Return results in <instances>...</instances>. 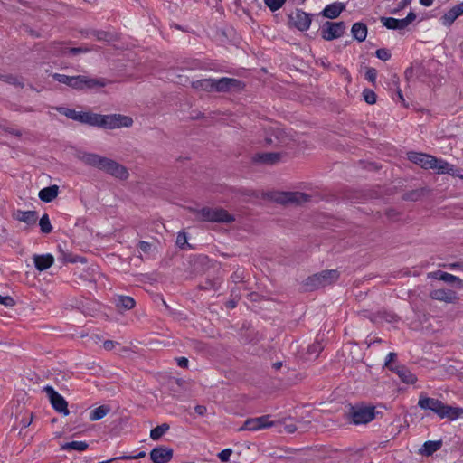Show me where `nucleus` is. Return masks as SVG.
<instances>
[{"instance_id": "nucleus-1", "label": "nucleus", "mask_w": 463, "mask_h": 463, "mask_svg": "<svg viewBox=\"0 0 463 463\" xmlns=\"http://www.w3.org/2000/svg\"><path fill=\"white\" fill-rule=\"evenodd\" d=\"M56 110L70 119L104 129L129 128L133 125L131 117L121 114L101 115L90 111H76L75 109L64 107H58Z\"/></svg>"}, {"instance_id": "nucleus-2", "label": "nucleus", "mask_w": 463, "mask_h": 463, "mask_svg": "<svg viewBox=\"0 0 463 463\" xmlns=\"http://www.w3.org/2000/svg\"><path fill=\"white\" fill-rule=\"evenodd\" d=\"M77 157L85 165L102 170L115 178L127 180L129 176L127 167L113 159L88 152H80Z\"/></svg>"}, {"instance_id": "nucleus-3", "label": "nucleus", "mask_w": 463, "mask_h": 463, "mask_svg": "<svg viewBox=\"0 0 463 463\" xmlns=\"http://www.w3.org/2000/svg\"><path fill=\"white\" fill-rule=\"evenodd\" d=\"M418 406L422 410H430L439 418L454 420L463 416V409L444 404L440 400L420 395Z\"/></svg>"}, {"instance_id": "nucleus-4", "label": "nucleus", "mask_w": 463, "mask_h": 463, "mask_svg": "<svg viewBox=\"0 0 463 463\" xmlns=\"http://www.w3.org/2000/svg\"><path fill=\"white\" fill-rule=\"evenodd\" d=\"M408 159L423 169L426 170H436L438 174H444L451 170V164L446 160L439 159L431 155L411 151L407 154Z\"/></svg>"}, {"instance_id": "nucleus-5", "label": "nucleus", "mask_w": 463, "mask_h": 463, "mask_svg": "<svg viewBox=\"0 0 463 463\" xmlns=\"http://www.w3.org/2000/svg\"><path fill=\"white\" fill-rule=\"evenodd\" d=\"M339 279L336 269H326L307 278L305 286L309 290L318 289L335 283Z\"/></svg>"}, {"instance_id": "nucleus-6", "label": "nucleus", "mask_w": 463, "mask_h": 463, "mask_svg": "<svg viewBox=\"0 0 463 463\" xmlns=\"http://www.w3.org/2000/svg\"><path fill=\"white\" fill-rule=\"evenodd\" d=\"M198 217L204 222L231 223L235 218L222 208L203 207L197 211Z\"/></svg>"}, {"instance_id": "nucleus-7", "label": "nucleus", "mask_w": 463, "mask_h": 463, "mask_svg": "<svg viewBox=\"0 0 463 463\" xmlns=\"http://www.w3.org/2000/svg\"><path fill=\"white\" fill-rule=\"evenodd\" d=\"M348 418L355 425L366 424L375 418L373 406L355 405L350 408Z\"/></svg>"}, {"instance_id": "nucleus-8", "label": "nucleus", "mask_w": 463, "mask_h": 463, "mask_svg": "<svg viewBox=\"0 0 463 463\" xmlns=\"http://www.w3.org/2000/svg\"><path fill=\"white\" fill-rule=\"evenodd\" d=\"M109 80L105 78H93L88 75H76L73 90H97L108 85Z\"/></svg>"}, {"instance_id": "nucleus-9", "label": "nucleus", "mask_w": 463, "mask_h": 463, "mask_svg": "<svg viewBox=\"0 0 463 463\" xmlns=\"http://www.w3.org/2000/svg\"><path fill=\"white\" fill-rule=\"evenodd\" d=\"M43 392L48 396L52 408L56 411L62 413L65 416L69 415L70 411L68 410V402L53 389V387L47 385L43 387Z\"/></svg>"}, {"instance_id": "nucleus-10", "label": "nucleus", "mask_w": 463, "mask_h": 463, "mask_svg": "<svg viewBox=\"0 0 463 463\" xmlns=\"http://www.w3.org/2000/svg\"><path fill=\"white\" fill-rule=\"evenodd\" d=\"M345 28L344 22H326L321 27L322 38L326 41L340 38L345 33Z\"/></svg>"}, {"instance_id": "nucleus-11", "label": "nucleus", "mask_w": 463, "mask_h": 463, "mask_svg": "<svg viewBox=\"0 0 463 463\" xmlns=\"http://www.w3.org/2000/svg\"><path fill=\"white\" fill-rule=\"evenodd\" d=\"M245 83L234 78L222 77L214 79V91L229 92L231 90H242Z\"/></svg>"}, {"instance_id": "nucleus-12", "label": "nucleus", "mask_w": 463, "mask_h": 463, "mask_svg": "<svg viewBox=\"0 0 463 463\" xmlns=\"http://www.w3.org/2000/svg\"><path fill=\"white\" fill-rule=\"evenodd\" d=\"M275 427L278 428V431L282 433L286 432L288 434H292L296 431L304 432L307 430V425L310 423L309 421H298L297 422L292 418H285L281 420L275 421Z\"/></svg>"}, {"instance_id": "nucleus-13", "label": "nucleus", "mask_w": 463, "mask_h": 463, "mask_svg": "<svg viewBox=\"0 0 463 463\" xmlns=\"http://www.w3.org/2000/svg\"><path fill=\"white\" fill-rule=\"evenodd\" d=\"M310 198L309 194L302 192H283L275 197V201L281 204H302L308 202Z\"/></svg>"}, {"instance_id": "nucleus-14", "label": "nucleus", "mask_w": 463, "mask_h": 463, "mask_svg": "<svg viewBox=\"0 0 463 463\" xmlns=\"http://www.w3.org/2000/svg\"><path fill=\"white\" fill-rule=\"evenodd\" d=\"M275 421L270 420V415H263L260 417L250 418L244 421L243 425L239 429L241 430H258L265 428L273 427Z\"/></svg>"}, {"instance_id": "nucleus-15", "label": "nucleus", "mask_w": 463, "mask_h": 463, "mask_svg": "<svg viewBox=\"0 0 463 463\" xmlns=\"http://www.w3.org/2000/svg\"><path fill=\"white\" fill-rule=\"evenodd\" d=\"M415 19V13L411 11L403 19H397L393 17H381V22L387 29L402 30L405 29Z\"/></svg>"}, {"instance_id": "nucleus-16", "label": "nucleus", "mask_w": 463, "mask_h": 463, "mask_svg": "<svg viewBox=\"0 0 463 463\" xmlns=\"http://www.w3.org/2000/svg\"><path fill=\"white\" fill-rule=\"evenodd\" d=\"M289 19L294 26L302 32L307 31L312 22L311 15L300 9H297L295 14H290Z\"/></svg>"}, {"instance_id": "nucleus-17", "label": "nucleus", "mask_w": 463, "mask_h": 463, "mask_svg": "<svg viewBox=\"0 0 463 463\" xmlns=\"http://www.w3.org/2000/svg\"><path fill=\"white\" fill-rule=\"evenodd\" d=\"M173 449L159 446L150 451V458L154 463H168L173 458Z\"/></svg>"}, {"instance_id": "nucleus-18", "label": "nucleus", "mask_w": 463, "mask_h": 463, "mask_svg": "<svg viewBox=\"0 0 463 463\" xmlns=\"http://www.w3.org/2000/svg\"><path fill=\"white\" fill-rule=\"evenodd\" d=\"M164 386L168 389L172 395H176L190 389V383L184 378H168Z\"/></svg>"}, {"instance_id": "nucleus-19", "label": "nucleus", "mask_w": 463, "mask_h": 463, "mask_svg": "<svg viewBox=\"0 0 463 463\" xmlns=\"http://www.w3.org/2000/svg\"><path fill=\"white\" fill-rule=\"evenodd\" d=\"M463 15V2L452 6L441 17L440 22L446 27H450L458 17Z\"/></svg>"}, {"instance_id": "nucleus-20", "label": "nucleus", "mask_w": 463, "mask_h": 463, "mask_svg": "<svg viewBox=\"0 0 463 463\" xmlns=\"http://www.w3.org/2000/svg\"><path fill=\"white\" fill-rule=\"evenodd\" d=\"M396 353H389L384 361V367H387L391 372L397 374L398 376H406V367L396 363Z\"/></svg>"}, {"instance_id": "nucleus-21", "label": "nucleus", "mask_w": 463, "mask_h": 463, "mask_svg": "<svg viewBox=\"0 0 463 463\" xmlns=\"http://www.w3.org/2000/svg\"><path fill=\"white\" fill-rule=\"evenodd\" d=\"M429 277L449 284H454L458 288H463V280L460 278L442 270L431 272L429 274Z\"/></svg>"}, {"instance_id": "nucleus-22", "label": "nucleus", "mask_w": 463, "mask_h": 463, "mask_svg": "<svg viewBox=\"0 0 463 463\" xmlns=\"http://www.w3.org/2000/svg\"><path fill=\"white\" fill-rule=\"evenodd\" d=\"M430 297L434 300L444 301L446 303H454L458 298L455 291L444 288L431 290Z\"/></svg>"}, {"instance_id": "nucleus-23", "label": "nucleus", "mask_w": 463, "mask_h": 463, "mask_svg": "<svg viewBox=\"0 0 463 463\" xmlns=\"http://www.w3.org/2000/svg\"><path fill=\"white\" fill-rule=\"evenodd\" d=\"M114 304L118 311L131 310L136 306L135 299L130 296L117 295L114 298Z\"/></svg>"}, {"instance_id": "nucleus-24", "label": "nucleus", "mask_w": 463, "mask_h": 463, "mask_svg": "<svg viewBox=\"0 0 463 463\" xmlns=\"http://www.w3.org/2000/svg\"><path fill=\"white\" fill-rule=\"evenodd\" d=\"M54 262V258L52 254L34 255L33 263L39 271L48 269Z\"/></svg>"}, {"instance_id": "nucleus-25", "label": "nucleus", "mask_w": 463, "mask_h": 463, "mask_svg": "<svg viewBox=\"0 0 463 463\" xmlns=\"http://www.w3.org/2000/svg\"><path fill=\"white\" fill-rule=\"evenodd\" d=\"M345 4L340 2H335L333 4L327 5L322 11V14L326 18L335 19L340 15V14L345 10Z\"/></svg>"}, {"instance_id": "nucleus-26", "label": "nucleus", "mask_w": 463, "mask_h": 463, "mask_svg": "<svg viewBox=\"0 0 463 463\" xmlns=\"http://www.w3.org/2000/svg\"><path fill=\"white\" fill-rule=\"evenodd\" d=\"M59 194V186L56 184L40 190L38 196L44 203L52 202Z\"/></svg>"}, {"instance_id": "nucleus-27", "label": "nucleus", "mask_w": 463, "mask_h": 463, "mask_svg": "<svg viewBox=\"0 0 463 463\" xmlns=\"http://www.w3.org/2000/svg\"><path fill=\"white\" fill-rule=\"evenodd\" d=\"M14 218L26 223L27 225H34L37 222L38 215L36 211H22L18 210L15 213Z\"/></svg>"}, {"instance_id": "nucleus-28", "label": "nucleus", "mask_w": 463, "mask_h": 463, "mask_svg": "<svg viewBox=\"0 0 463 463\" xmlns=\"http://www.w3.org/2000/svg\"><path fill=\"white\" fill-rule=\"evenodd\" d=\"M351 33L358 42H364L367 36L366 24L361 22L354 23L352 26Z\"/></svg>"}, {"instance_id": "nucleus-29", "label": "nucleus", "mask_w": 463, "mask_h": 463, "mask_svg": "<svg viewBox=\"0 0 463 463\" xmlns=\"http://www.w3.org/2000/svg\"><path fill=\"white\" fill-rule=\"evenodd\" d=\"M190 70H210L214 71H222V70L214 63L205 62L200 60H192L191 63L187 65Z\"/></svg>"}, {"instance_id": "nucleus-30", "label": "nucleus", "mask_w": 463, "mask_h": 463, "mask_svg": "<svg viewBox=\"0 0 463 463\" xmlns=\"http://www.w3.org/2000/svg\"><path fill=\"white\" fill-rule=\"evenodd\" d=\"M279 158H280L279 153L269 152V153L257 154L254 157V160L256 162H260L262 164L273 165V164L279 162Z\"/></svg>"}, {"instance_id": "nucleus-31", "label": "nucleus", "mask_w": 463, "mask_h": 463, "mask_svg": "<svg viewBox=\"0 0 463 463\" xmlns=\"http://www.w3.org/2000/svg\"><path fill=\"white\" fill-rule=\"evenodd\" d=\"M442 446L441 440H428L424 442L422 448L420 449V453L423 456H431L434 452L438 451Z\"/></svg>"}, {"instance_id": "nucleus-32", "label": "nucleus", "mask_w": 463, "mask_h": 463, "mask_svg": "<svg viewBox=\"0 0 463 463\" xmlns=\"http://www.w3.org/2000/svg\"><path fill=\"white\" fill-rule=\"evenodd\" d=\"M192 87L197 90L214 91V79H202L192 82Z\"/></svg>"}, {"instance_id": "nucleus-33", "label": "nucleus", "mask_w": 463, "mask_h": 463, "mask_svg": "<svg viewBox=\"0 0 463 463\" xmlns=\"http://www.w3.org/2000/svg\"><path fill=\"white\" fill-rule=\"evenodd\" d=\"M110 411V407L108 405H100L90 413V420L91 421H97L104 418Z\"/></svg>"}, {"instance_id": "nucleus-34", "label": "nucleus", "mask_w": 463, "mask_h": 463, "mask_svg": "<svg viewBox=\"0 0 463 463\" xmlns=\"http://www.w3.org/2000/svg\"><path fill=\"white\" fill-rule=\"evenodd\" d=\"M88 443L86 441H71L66 442L61 446V449L62 450H77V451H84L88 449Z\"/></svg>"}, {"instance_id": "nucleus-35", "label": "nucleus", "mask_w": 463, "mask_h": 463, "mask_svg": "<svg viewBox=\"0 0 463 463\" xmlns=\"http://www.w3.org/2000/svg\"><path fill=\"white\" fill-rule=\"evenodd\" d=\"M169 429L170 425L168 423L158 425L150 430V438L153 440H158L169 430Z\"/></svg>"}, {"instance_id": "nucleus-36", "label": "nucleus", "mask_w": 463, "mask_h": 463, "mask_svg": "<svg viewBox=\"0 0 463 463\" xmlns=\"http://www.w3.org/2000/svg\"><path fill=\"white\" fill-rule=\"evenodd\" d=\"M52 79L59 83L65 84L71 89L74 87L75 76H68L61 73H53Z\"/></svg>"}, {"instance_id": "nucleus-37", "label": "nucleus", "mask_w": 463, "mask_h": 463, "mask_svg": "<svg viewBox=\"0 0 463 463\" xmlns=\"http://www.w3.org/2000/svg\"><path fill=\"white\" fill-rule=\"evenodd\" d=\"M39 226L41 229V232L44 234H49L52 232V225L51 223L49 215L47 213H44L39 221Z\"/></svg>"}, {"instance_id": "nucleus-38", "label": "nucleus", "mask_w": 463, "mask_h": 463, "mask_svg": "<svg viewBox=\"0 0 463 463\" xmlns=\"http://www.w3.org/2000/svg\"><path fill=\"white\" fill-rule=\"evenodd\" d=\"M323 347L321 345L320 342H315L312 345H310L307 348V354L310 356V358H317L320 352L322 351Z\"/></svg>"}, {"instance_id": "nucleus-39", "label": "nucleus", "mask_w": 463, "mask_h": 463, "mask_svg": "<svg viewBox=\"0 0 463 463\" xmlns=\"http://www.w3.org/2000/svg\"><path fill=\"white\" fill-rule=\"evenodd\" d=\"M363 98L367 104L373 105L376 103V93L370 89H364L363 91Z\"/></svg>"}, {"instance_id": "nucleus-40", "label": "nucleus", "mask_w": 463, "mask_h": 463, "mask_svg": "<svg viewBox=\"0 0 463 463\" xmlns=\"http://www.w3.org/2000/svg\"><path fill=\"white\" fill-rule=\"evenodd\" d=\"M286 1L287 0H264V3L270 11L275 12L281 8Z\"/></svg>"}, {"instance_id": "nucleus-41", "label": "nucleus", "mask_w": 463, "mask_h": 463, "mask_svg": "<svg viewBox=\"0 0 463 463\" xmlns=\"http://www.w3.org/2000/svg\"><path fill=\"white\" fill-rule=\"evenodd\" d=\"M375 55L378 59L386 61L391 59V52L388 49L381 48L376 50Z\"/></svg>"}, {"instance_id": "nucleus-42", "label": "nucleus", "mask_w": 463, "mask_h": 463, "mask_svg": "<svg viewBox=\"0 0 463 463\" xmlns=\"http://www.w3.org/2000/svg\"><path fill=\"white\" fill-rule=\"evenodd\" d=\"M377 70L375 68H368L365 72V79L372 82L373 85L376 82Z\"/></svg>"}, {"instance_id": "nucleus-43", "label": "nucleus", "mask_w": 463, "mask_h": 463, "mask_svg": "<svg viewBox=\"0 0 463 463\" xmlns=\"http://www.w3.org/2000/svg\"><path fill=\"white\" fill-rule=\"evenodd\" d=\"M90 51V49L89 47H71L68 48L67 53L71 55H78L80 53H86Z\"/></svg>"}, {"instance_id": "nucleus-44", "label": "nucleus", "mask_w": 463, "mask_h": 463, "mask_svg": "<svg viewBox=\"0 0 463 463\" xmlns=\"http://www.w3.org/2000/svg\"><path fill=\"white\" fill-rule=\"evenodd\" d=\"M0 305H3L5 307H14L15 305V301L10 296L0 295Z\"/></svg>"}, {"instance_id": "nucleus-45", "label": "nucleus", "mask_w": 463, "mask_h": 463, "mask_svg": "<svg viewBox=\"0 0 463 463\" xmlns=\"http://www.w3.org/2000/svg\"><path fill=\"white\" fill-rule=\"evenodd\" d=\"M232 454V449H225L223 450H222L219 454H218V458H220L221 461L222 462H226L229 460L230 458V456Z\"/></svg>"}, {"instance_id": "nucleus-46", "label": "nucleus", "mask_w": 463, "mask_h": 463, "mask_svg": "<svg viewBox=\"0 0 463 463\" xmlns=\"http://www.w3.org/2000/svg\"><path fill=\"white\" fill-rule=\"evenodd\" d=\"M186 243H187V237H186L185 232H178L177 237H176V244L180 248H184V244H186Z\"/></svg>"}, {"instance_id": "nucleus-47", "label": "nucleus", "mask_w": 463, "mask_h": 463, "mask_svg": "<svg viewBox=\"0 0 463 463\" xmlns=\"http://www.w3.org/2000/svg\"><path fill=\"white\" fill-rule=\"evenodd\" d=\"M199 288L201 290L217 289V288L215 287V283L211 280H207L204 284L200 285Z\"/></svg>"}, {"instance_id": "nucleus-48", "label": "nucleus", "mask_w": 463, "mask_h": 463, "mask_svg": "<svg viewBox=\"0 0 463 463\" xmlns=\"http://www.w3.org/2000/svg\"><path fill=\"white\" fill-rule=\"evenodd\" d=\"M138 249L144 252V253H146L150 250L151 249V244L147 241H140L138 242V245H137Z\"/></svg>"}, {"instance_id": "nucleus-49", "label": "nucleus", "mask_w": 463, "mask_h": 463, "mask_svg": "<svg viewBox=\"0 0 463 463\" xmlns=\"http://www.w3.org/2000/svg\"><path fill=\"white\" fill-rule=\"evenodd\" d=\"M146 456V452L145 451H141L139 452L137 455L136 456H120V457H118L117 458L118 459H123V460H130V459H137V458H142Z\"/></svg>"}, {"instance_id": "nucleus-50", "label": "nucleus", "mask_w": 463, "mask_h": 463, "mask_svg": "<svg viewBox=\"0 0 463 463\" xmlns=\"http://www.w3.org/2000/svg\"><path fill=\"white\" fill-rule=\"evenodd\" d=\"M118 345L117 342L115 341H112V340H106L104 341L103 343V347L105 350L107 351H111L112 349L115 348V346Z\"/></svg>"}, {"instance_id": "nucleus-51", "label": "nucleus", "mask_w": 463, "mask_h": 463, "mask_svg": "<svg viewBox=\"0 0 463 463\" xmlns=\"http://www.w3.org/2000/svg\"><path fill=\"white\" fill-rule=\"evenodd\" d=\"M461 172V170L455 169L454 165H451V170L449 172H445L444 174H449L453 176H457L459 177L460 179H463V174Z\"/></svg>"}, {"instance_id": "nucleus-52", "label": "nucleus", "mask_w": 463, "mask_h": 463, "mask_svg": "<svg viewBox=\"0 0 463 463\" xmlns=\"http://www.w3.org/2000/svg\"><path fill=\"white\" fill-rule=\"evenodd\" d=\"M175 360L178 366L183 368H186L188 366L189 361L186 357H178Z\"/></svg>"}, {"instance_id": "nucleus-53", "label": "nucleus", "mask_w": 463, "mask_h": 463, "mask_svg": "<svg viewBox=\"0 0 463 463\" xmlns=\"http://www.w3.org/2000/svg\"><path fill=\"white\" fill-rule=\"evenodd\" d=\"M33 420V415L31 414L29 418H23L20 421L22 429H26L30 426Z\"/></svg>"}, {"instance_id": "nucleus-54", "label": "nucleus", "mask_w": 463, "mask_h": 463, "mask_svg": "<svg viewBox=\"0 0 463 463\" xmlns=\"http://www.w3.org/2000/svg\"><path fill=\"white\" fill-rule=\"evenodd\" d=\"M194 411H195V412H196L198 415H200V416H203V415L206 413L207 409H206V407H205V406H203V405H196V406L194 407Z\"/></svg>"}, {"instance_id": "nucleus-55", "label": "nucleus", "mask_w": 463, "mask_h": 463, "mask_svg": "<svg viewBox=\"0 0 463 463\" xmlns=\"http://www.w3.org/2000/svg\"><path fill=\"white\" fill-rule=\"evenodd\" d=\"M108 35H109V33L105 31H96L95 32V36L97 37L98 40H106Z\"/></svg>"}, {"instance_id": "nucleus-56", "label": "nucleus", "mask_w": 463, "mask_h": 463, "mask_svg": "<svg viewBox=\"0 0 463 463\" xmlns=\"http://www.w3.org/2000/svg\"><path fill=\"white\" fill-rule=\"evenodd\" d=\"M395 95L397 97V99H399L401 102L404 103L405 99H404L402 91L400 88H397Z\"/></svg>"}, {"instance_id": "nucleus-57", "label": "nucleus", "mask_w": 463, "mask_h": 463, "mask_svg": "<svg viewBox=\"0 0 463 463\" xmlns=\"http://www.w3.org/2000/svg\"><path fill=\"white\" fill-rule=\"evenodd\" d=\"M237 306V301L232 299V300H229L227 303H226V307L230 309H233L235 308Z\"/></svg>"}, {"instance_id": "nucleus-58", "label": "nucleus", "mask_w": 463, "mask_h": 463, "mask_svg": "<svg viewBox=\"0 0 463 463\" xmlns=\"http://www.w3.org/2000/svg\"><path fill=\"white\" fill-rule=\"evenodd\" d=\"M420 3L421 5L429 7V6L432 5L433 0H420Z\"/></svg>"}, {"instance_id": "nucleus-59", "label": "nucleus", "mask_w": 463, "mask_h": 463, "mask_svg": "<svg viewBox=\"0 0 463 463\" xmlns=\"http://www.w3.org/2000/svg\"><path fill=\"white\" fill-rule=\"evenodd\" d=\"M459 268H463V264H461L459 262L451 263L449 265V269H459Z\"/></svg>"}, {"instance_id": "nucleus-60", "label": "nucleus", "mask_w": 463, "mask_h": 463, "mask_svg": "<svg viewBox=\"0 0 463 463\" xmlns=\"http://www.w3.org/2000/svg\"><path fill=\"white\" fill-rule=\"evenodd\" d=\"M402 379L405 383L413 384V383H415L417 378H402Z\"/></svg>"}, {"instance_id": "nucleus-61", "label": "nucleus", "mask_w": 463, "mask_h": 463, "mask_svg": "<svg viewBox=\"0 0 463 463\" xmlns=\"http://www.w3.org/2000/svg\"><path fill=\"white\" fill-rule=\"evenodd\" d=\"M282 366V362H276L272 364V367L277 371Z\"/></svg>"}, {"instance_id": "nucleus-62", "label": "nucleus", "mask_w": 463, "mask_h": 463, "mask_svg": "<svg viewBox=\"0 0 463 463\" xmlns=\"http://www.w3.org/2000/svg\"><path fill=\"white\" fill-rule=\"evenodd\" d=\"M8 81L13 83V84H16V79L14 78V77H8Z\"/></svg>"}, {"instance_id": "nucleus-63", "label": "nucleus", "mask_w": 463, "mask_h": 463, "mask_svg": "<svg viewBox=\"0 0 463 463\" xmlns=\"http://www.w3.org/2000/svg\"><path fill=\"white\" fill-rule=\"evenodd\" d=\"M409 3H410V0H402V5H406Z\"/></svg>"}, {"instance_id": "nucleus-64", "label": "nucleus", "mask_w": 463, "mask_h": 463, "mask_svg": "<svg viewBox=\"0 0 463 463\" xmlns=\"http://www.w3.org/2000/svg\"><path fill=\"white\" fill-rule=\"evenodd\" d=\"M266 143H267V144H271V143H272L271 138L267 137V138H266Z\"/></svg>"}]
</instances>
